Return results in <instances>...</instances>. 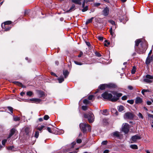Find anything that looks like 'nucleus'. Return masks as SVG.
<instances>
[{
    "label": "nucleus",
    "instance_id": "obj_18",
    "mask_svg": "<svg viewBox=\"0 0 153 153\" xmlns=\"http://www.w3.org/2000/svg\"><path fill=\"white\" fill-rule=\"evenodd\" d=\"M75 6L74 4H73L69 10H67L66 12H69L74 10H75Z\"/></svg>",
    "mask_w": 153,
    "mask_h": 153
},
{
    "label": "nucleus",
    "instance_id": "obj_24",
    "mask_svg": "<svg viewBox=\"0 0 153 153\" xmlns=\"http://www.w3.org/2000/svg\"><path fill=\"white\" fill-rule=\"evenodd\" d=\"M94 18V17H92L91 19H88L86 22V24L87 25L88 24L91 22Z\"/></svg>",
    "mask_w": 153,
    "mask_h": 153
},
{
    "label": "nucleus",
    "instance_id": "obj_32",
    "mask_svg": "<svg viewBox=\"0 0 153 153\" xmlns=\"http://www.w3.org/2000/svg\"><path fill=\"white\" fill-rule=\"evenodd\" d=\"M7 108L10 111L11 114H12L13 113V108L11 107H8Z\"/></svg>",
    "mask_w": 153,
    "mask_h": 153
},
{
    "label": "nucleus",
    "instance_id": "obj_3",
    "mask_svg": "<svg viewBox=\"0 0 153 153\" xmlns=\"http://www.w3.org/2000/svg\"><path fill=\"white\" fill-rule=\"evenodd\" d=\"M84 117L87 118L90 123L93 122L94 121V115L92 113H89L87 114H85Z\"/></svg>",
    "mask_w": 153,
    "mask_h": 153
},
{
    "label": "nucleus",
    "instance_id": "obj_7",
    "mask_svg": "<svg viewBox=\"0 0 153 153\" xmlns=\"http://www.w3.org/2000/svg\"><path fill=\"white\" fill-rule=\"evenodd\" d=\"M141 137L140 136H139L137 134L133 136L131 138V140L132 141L131 143H134L137 142V141L138 140L140 139Z\"/></svg>",
    "mask_w": 153,
    "mask_h": 153
},
{
    "label": "nucleus",
    "instance_id": "obj_17",
    "mask_svg": "<svg viewBox=\"0 0 153 153\" xmlns=\"http://www.w3.org/2000/svg\"><path fill=\"white\" fill-rule=\"evenodd\" d=\"M113 134L114 137H116L117 138H120V134L118 131H116L113 132Z\"/></svg>",
    "mask_w": 153,
    "mask_h": 153
},
{
    "label": "nucleus",
    "instance_id": "obj_33",
    "mask_svg": "<svg viewBox=\"0 0 153 153\" xmlns=\"http://www.w3.org/2000/svg\"><path fill=\"white\" fill-rule=\"evenodd\" d=\"M14 84L18 85H22V83H20V82H19L17 81H14L13 82Z\"/></svg>",
    "mask_w": 153,
    "mask_h": 153
},
{
    "label": "nucleus",
    "instance_id": "obj_35",
    "mask_svg": "<svg viewBox=\"0 0 153 153\" xmlns=\"http://www.w3.org/2000/svg\"><path fill=\"white\" fill-rule=\"evenodd\" d=\"M11 21H7L4 22V23L7 26H9V25L11 24Z\"/></svg>",
    "mask_w": 153,
    "mask_h": 153
},
{
    "label": "nucleus",
    "instance_id": "obj_34",
    "mask_svg": "<svg viewBox=\"0 0 153 153\" xmlns=\"http://www.w3.org/2000/svg\"><path fill=\"white\" fill-rule=\"evenodd\" d=\"M127 102L131 104H133L134 103V100H128Z\"/></svg>",
    "mask_w": 153,
    "mask_h": 153
},
{
    "label": "nucleus",
    "instance_id": "obj_52",
    "mask_svg": "<svg viewBox=\"0 0 153 153\" xmlns=\"http://www.w3.org/2000/svg\"><path fill=\"white\" fill-rule=\"evenodd\" d=\"M76 142L77 143H80L82 142V140L79 139H77L76 140Z\"/></svg>",
    "mask_w": 153,
    "mask_h": 153
},
{
    "label": "nucleus",
    "instance_id": "obj_56",
    "mask_svg": "<svg viewBox=\"0 0 153 153\" xmlns=\"http://www.w3.org/2000/svg\"><path fill=\"white\" fill-rule=\"evenodd\" d=\"M47 129L48 131L49 132H50V133H52V131H51V128L50 127H47Z\"/></svg>",
    "mask_w": 153,
    "mask_h": 153
},
{
    "label": "nucleus",
    "instance_id": "obj_54",
    "mask_svg": "<svg viewBox=\"0 0 153 153\" xmlns=\"http://www.w3.org/2000/svg\"><path fill=\"white\" fill-rule=\"evenodd\" d=\"M76 143L75 142H73L71 143V148H73L74 147V145H75Z\"/></svg>",
    "mask_w": 153,
    "mask_h": 153
},
{
    "label": "nucleus",
    "instance_id": "obj_15",
    "mask_svg": "<svg viewBox=\"0 0 153 153\" xmlns=\"http://www.w3.org/2000/svg\"><path fill=\"white\" fill-rule=\"evenodd\" d=\"M99 88L100 89L102 90L105 89L106 88H107V84H102L100 85Z\"/></svg>",
    "mask_w": 153,
    "mask_h": 153
},
{
    "label": "nucleus",
    "instance_id": "obj_48",
    "mask_svg": "<svg viewBox=\"0 0 153 153\" xmlns=\"http://www.w3.org/2000/svg\"><path fill=\"white\" fill-rule=\"evenodd\" d=\"M100 4V3H96L94 4V6L96 7L99 6Z\"/></svg>",
    "mask_w": 153,
    "mask_h": 153
},
{
    "label": "nucleus",
    "instance_id": "obj_59",
    "mask_svg": "<svg viewBox=\"0 0 153 153\" xmlns=\"http://www.w3.org/2000/svg\"><path fill=\"white\" fill-rule=\"evenodd\" d=\"M144 91H145V92H150L151 91V90L149 89H144Z\"/></svg>",
    "mask_w": 153,
    "mask_h": 153
},
{
    "label": "nucleus",
    "instance_id": "obj_20",
    "mask_svg": "<svg viewBox=\"0 0 153 153\" xmlns=\"http://www.w3.org/2000/svg\"><path fill=\"white\" fill-rule=\"evenodd\" d=\"M69 73L67 70H64L63 71V74L65 78H66L69 74Z\"/></svg>",
    "mask_w": 153,
    "mask_h": 153
},
{
    "label": "nucleus",
    "instance_id": "obj_30",
    "mask_svg": "<svg viewBox=\"0 0 153 153\" xmlns=\"http://www.w3.org/2000/svg\"><path fill=\"white\" fill-rule=\"evenodd\" d=\"M89 102H90L87 99H84L83 100V103L85 104H87Z\"/></svg>",
    "mask_w": 153,
    "mask_h": 153
},
{
    "label": "nucleus",
    "instance_id": "obj_9",
    "mask_svg": "<svg viewBox=\"0 0 153 153\" xmlns=\"http://www.w3.org/2000/svg\"><path fill=\"white\" fill-rule=\"evenodd\" d=\"M109 8L106 7L102 11L103 14L105 16H108L109 13Z\"/></svg>",
    "mask_w": 153,
    "mask_h": 153
},
{
    "label": "nucleus",
    "instance_id": "obj_27",
    "mask_svg": "<svg viewBox=\"0 0 153 153\" xmlns=\"http://www.w3.org/2000/svg\"><path fill=\"white\" fill-rule=\"evenodd\" d=\"M130 147L131 148L134 149H138L137 146L136 145H131L130 146Z\"/></svg>",
    "mask_w": 153,
    "mask_h": 153
},
{
    "label": "nucleus",
    "instance_id": "obj_64",
    "mask_svg": "<svg viewBox=\"0 0 153 153\" xmlns=\"http://www.w3.org/2000/svg\"><path fill=\"white\" fill-rule=\"evenodd\" d=\"M86 43L87 45L88 46H90L91 45H90V42H86Z\"/></svg>",
    "mask_w": 153,
    "mask_h": 153
},
{
    "label": "nucleus",
    "instance_id": "obj_5",
    "mask_svg": "<svg viewBox=\"0 0 153 153\" xmlns=\"http://www.w3.org/2000/svg\"><path fill=\"white\" fill-rule=\"evenodd\" d=\"M153 76L150 75H146L143 81L144 82L147 83H150L152 82V79Z\"/></svg>",
    "mask_w": 153,
    "mask_h": 153
},
{
    "label": "nucleus",
    "instance_id": "obj_29",
    "mask_svg": "<svg viewBox=\"0 0 153 153\" xmlns=\"http://www.w3.org/2000/svg\"><path fill=\"white\" fill-rule=\"evenodd\" d=\"M137 115L139 118L141 119H143V117L141 113L140 112Z\"/></svg>",
    "mask_w": 153,
    "mask_h": 153
},
{
    "label": "nucleus",
    "instance_id": "obj_6",
    "mask_svg": "<svg viewBox=\"0 0 153 153\" xmlns=\"http://www.w3.org/2000/svg\"><path fill=\"white\" fill-rule=\"evenodd\" d=\"M134 117V115L130 112H127L125 114L124 118L126 119H132Z\"/></svg>",
    "mask_w": 153,
    "mask_h": 153
},
{
    "label": "nucleus",
    "instance_id": "obj_23",
    "mask_svg": "<svg viewBox=\"0 0 153 153\" xmlns=\"http://www.w3.org/2000/svg\"><path fill=\"white\" fill-rule=\"evenodd\" d=\"M141 39H137L135 41V47L136 46H138L139 44L141 42Z\"/></svg>",
    "mask_w": 153,
    "mask_h": 153
},
{
    "label": "nucleus",
    "instance_id": "obj_14",
    "mask_svg": "<svg viewBox=\"0 0 153 153\" xmlns=\"http://www.w3.org/2000/svg\"><path fill=\"white\" fill-rule=\"evenodd\" d=\"M111 112L113 114L117 116L118 115V112L116 109L114 108H112L111 109Z\"/></svg>",
    "mask_w": 153,
    "mask_h": 153
},
{
    "label": "nucleus",
    "instance_id": "obj_13",
    "mask_svg": "<svg viewBox=\"0 0 153 153\" xmlns=\"http://www.w3.org/2000/svg\"><path fill=\"white\" fill-rule=\"evenodd\" d=\"M25 131L26 135L28 136H29V133L30 131V128L28 127H26L25 129Z\"/></svg>",
    "mask_w": 153,
    "mask_h": 153
},
{
    "label": "nucleus",
    "instance_id": "obj_42",
    "mask_svg": "<svg viewBox=\"0 0 153 153\" xmlns=\"http://www.w3.org/2000/svg\"><path fill=\"white\" fill-rule=\"evenodd\" d=\"M74 62L77 65H82L83 64L81 62H77V61H74Z\"/></svg>",
    "mask_w": 153,
    "mask_h": 153
},
{
    "label": "nucleus",
    "instance_id": "obj_21",
    "mask_svg": "<svg viewBox=\"0 0 153 153\" xmlns=\"http://www.w3.org/2000/svg\"><path fill=\"white\" fill-rule=\"evenodd\" d=\"M118 109L119 111L122 112L124 109V107L122 105H120L118 107Z\"/></svg>",
    "mask_w": 153,
    "mask_h": 153
},
{
    "label": "nucleus",
    "instance_id": "obj_60",
    "mask_svg": "<svg viewBox=\"0 0 153 153\" xmlns=\"http://www.w3.org/2000/svg\"><path fill=\"white\" fill-rule=\"evenodd\" d=\"M152 102L150 101H147V104L148 105H150L152 104Z\"/></svg>",
    "mask_w": 153,
    "mask_h": 153
},
{
    "label": "nucleus",
    "instance_id": "obj_46",
    "mask_svg": "<svg viewBox=\"0 0 153 153\" xmlns=\"http://www.w3.org/2000/svg\"><path fill=\"white\" fill-rule=\"evenodd\" d=\"M49 118V117L48 115H46L44 117V119L45 120H47Z\"/></svg>",
    "mask_w": 153,
    "mask_h": 153
},
{
    "label": "nucleus",
    "instance_id": "obj_55",
    "mask_svg": "<svg viewBox=\"0 0 153 153\" xmlns=\"http://www.w3.org/2000/svg\"><path fill=\"white\" fill-rule=\"evenodd\" d=\"M86 3V1H85V0H84L82 2V7H85V3Z\"/></svg>",
    "mask_w": 153,
    "mask_h": 153
},
{
    "label": "nucleus",
    "instance_id": "obj_12",
    "mask_svg": "<svg viewBox=\"0 0 153 153\" xmlns=\"http://www.w3.org/2000/svg\"><path fill=\"white\" fill-rule=\"evenodd\" d=\"M16 129L14 128H12L10 131V133L8 136V138H10L16 132Z\"/></svg>",
    "mask_w": 153,
    "mask_h": 153
},
{
    "label": "nucleus",
    "instance_id": "obj_61",
    "mask_svg": "<svg viewBox=\"0 0 153 153\" xmlns=\"http://www.w3.org/2000/svg\"><path fill=\"white\" fill-rule=\"evenodd\" d=\"M120 21L121 22H123V23H125L126 21H125V20L124 21V19H120Z\"/></svg>",
    "mask_w": 153,
    "mask_h": 153
},
{
    "label": "nucleus",
    "instance_id": "obj_40",
    "mask_svg": "<svg viewBox=\"0 0 153 153\" xmlns=\"http://www.w3.org/2000/svg\"><path fill=\"white\" fill-rule=\"evenodd\" d=\"M7 26L4 23L3 24H2L1 25V27L2 28L4 29L5 28L7 27Z\"/></svg>",
    "mask_w": 153,
    "mask_h": 153
},
{
    "label": "nucleus",
    "instance_id": "obj_25",
    "mask_svg": "<svg viewBox=\"0 0 153 153\" xmlns=\"http://www.w3.org/2000/svg\"><path fill=\"white\" fill-rule=\"evenodd\" d=\"M102 114L105 115H108V113L107 109H105L103 111Z\"/></svg>",
    "mask_w": 153,
    "mask_h": 153
},
{
    "label": "nucleus",
    "instance_id": "obj_51",
    "mask_svg": "<svg viewBox=\"0 0 153 153\" xmlns=\"http://www.w3.org/2000/svg\"><path fill=\"white\" fill-rule=\"evenodd\" d=\"M147 115H148V117H150V118H153V114H151L148 113Z\"/></svg>",
    "mask_w": 153,
    "mask_h": 153
},
{
    "label": "nucleus",
    "instance_id": "obj_57",
    "mask_svg": "<svg viewBox=\"0 0 153 153\" xmlns=\"http://www.w3.org/2000/svg\"><path fill=\"white\" fill-rule=\"evenodd\" d=\"M7 140H3L2 141V144L3 145H4L6 142Z\"/></svg>",
    "mask_w": 153,
    "mask_h": 153
},
{
    "label": "nucleus",
    "instance_id": "obj_2",
    "mask_svg": "<svg viewBox=\"0 0 153 153\" xmlns=\"http://www.w3.org/2000/svg\"><path fill=\"white\" fill-rule=\"evenodd\" d=\"M79 127L83 133H85L87 131L90 132L91 131V127L88 124L85 123H80Z\"/></svg>",
    "mask_w": 153,
    "mask_h": 153
},
{
    "label": "nucleus",
    "instance_id": "obj_49",
    "mask_svg": "<svg viewBox=\"0 0 153 153\" xmlns=\"http://www.w3.org/2000/svg\"><path fill=\"white\" fill-rule=\"evenodd\" d=\"M95 53L96 55L98 57H100L101 56V54L98 52H96Z\"/></svg>",
    "mask_w": 153,
    "mask_h": 153
},
{
    "label": "nucleus",
    "instance_id": "obj_50",
    "mask_svg": "<svg viewBox=\"0 0 153 153\" xmlns=\"http://www.w3.org/2000/svg\"><path fill=\"white\" fill-rule=\"evenodd\" d=\"M127 96H124L122 97V99L123 100H126L127 99Z\"/></svg>",
    "mask_w": 153,
    "mask_h": 153
},
{
    "label": "nucleus",
    "instance_id": "obj_10",
    "mask_svg": "<svg viewBox=\"0 0 153 153\" xmlns=\"http://www.w3.org/2000/svg\"><path fill=\"white\" fill-rule=\"evenodd\" d=\"M143 102L142 98H141L137 97L136 98L135 100V103L136 104H140L141 103Z\"/></svg>",
    "mask_w": 153,
    "mask_h": 153
},
{
    "label": "nucleus",
    "instance_id": "obj_43",
    "mask_svg": "<svg viewBox=\"0 0 153 153\" xmlns=\"http://www.w3.org/2000/svg\"><path fill=\"white\" fill-rule=\"evenodd\" d=\"M44 127V126H42L40 127H39L37 128V129L40 131H41L42 130V129Z\"/></svg>",
    "mask_w": 153,
    "mask_h": 153
},
{
    "label": "nucleus",
    "instance_id": "obj_47",
    "mask_svg": "<svg viewBox=\"0 0 153 153\" xmlns=\"http://www.w3.org/2000/svg\"><path fill=\"white\" fill-rule=\"evenodd\" d=\"M98 39L100 41H103V37L102 36H98L97 37Z\"/></svg>",
    "mask_w": 153,
    "mask_h": 153
},
{
    "label": "nucleus",
    "instance_id": "obj_58",
    "mask_svg": "<svg viewBox=\"0 0 153 153\" xmlns=\"http://www.w3.org/2000/svg\"><path fill=\"white\" fill-rule=\"evenodd\" d=\"M107 143V141H103L102 143V144L103 145H106Z\"/></svg>",
    "mask_w": 153,
    "mask_h": 153
},
{
    "label": "nucleus",
    "instance_id": "obj_31",
    "mask_svg": "<svg viewBox=\"0 0 153 153\" xmlns=\"http://www.w3.org/2000/svg\"><path fill=\"white\" fill-rule=\"evenodd\" d=\"M33 94V92L31 91H28L27 92V95L30 97Z\"/></svg>",
    "mask_w": 153,
    "mask_h": 153
},
{
    "label": "nucleus",
    "instance_id": "obj_22",
    "mask_svg": "<svg viewBox=\"0 0 153 153\" xmlns=\"http://www.w3.org/2000/svg\"><path fill=\"white\" fill-rule=\"evenodd\" d=\"M151 60V59L150 58L149 56H148L146 58V64L147 65L149 64L150 63Z\"/></svg>",
    "mask_w": 153,
    "mask_h": 153
},
{
    "label": "nucleus",
    "instance_id": "obj_4",
    "mask_svg": "<svg viewBox=\"0 0 153 153\" xmlns=\"http://www.w3.org/2000/svg\"><path fill=\"white\" fill-rule=\"evenodd\" d=\"M122 130L126 134L128 133L129 130V125L126 123H123L122 127Z\"/></svg>",
    "mask_w": 153,
    "mask_h": 153
},
{
    "label": "nucleus",
    "instance_id": "obj_38",
    "mask_svg": "<svg viewBox=\"0 0 153 153\" xmlns=\"http://www.w3.org/2000/svg\"><path fill=\"white\" fill-rule=\"evenodd\" d=\"M108 22L111 24L112 25H114L115 26V22L112 20H109L108 21Z\"/></svg>",
    "mask_w": 153,
    "mask_h": 153
},
{
    "label": "nucleus",
    "instance_id": "obj_62",
    "mask_svg": "<svg viewBox=\"0 0 153 153\" xmlns=\"http://www.w3.org/2000/svg\"><path fill=\"white\" fill-rule=\"evenodd\" d=\"M111 35L113 37H115V34L114 33L112 32L110 33Z\"/></svg>",
    "mask_w": 153,
    "mask_h": 153
},
{
    "label": "nucleus",
    "instance_id": "obj_1",
    "mask_svg": "<svg viewBox=\"0 0 153 153\" xmlns=\"http://www.w3.org/2000/svg\"><path fill=\"white\" fill-rule=\"evenodd\" d=\"M111 93L114 95L107 92H105L102 94V97L105 99H107L113 102H115L119 100L120 97L122 95L121 93H118L117 91H113Z\"/></svg>",
    "mask_w": 153,
    "mask_h": 153
},
{
    "label": "nucleus",
    "instance_id": "obj_39",
    "mask_svg": "<svg viewBox=\"0 0 153 153\" xmlns=\"http://www.w3.org/2000/svg\"><path fill=\"white\" fill-rule=\"evenodd\" d=\"M82 109L84 111H85L87 109V106L86 105H82Z\"/></svg>",
    "mask_w": 153,
    "mask_h": 153
},
{
    "label": "nucleus",
    "instance_id": "obj_44",
    "mask_svg": "<svg viewBox=\"0 0 153 153\" xmlns=\"http://www.w3.org/2000/svg\"><path fill=\"white\" fill-rule=\"evenodd\" d=\"M14 120L15 121H19L20 120V118L19 117H14Z\"/></svg>",
    "mask_w": 153,
    "mask_h": 153
},
{
    "label": "nucleus",
    "instance_id": "obj_16",
    "mask_svg": "<svg viewBox=\"0 0 153 153\" xmlns=\"http://www.w3.org/2000/svg\"><path fill=\"white\" fill-rule=\"evenodd\" d=\"M81 1L82 0H72L71 1L75 4L80 5L81 4Z\"/></svg>",
    "mask_w": 153,
    "mask_h": 153
},
{
    "label": "nucleus",
    "instance_id": "obj_63",
    "mask_svg": "<svg viewBox=\"0 0 153 153\" xmlns=\"http://www.w3.org/2000/svg\"><path fill=\"white\" fill-rule=\"evenodd\" d=\"M128 89L130 90H131L133 89V87L131 86H129L128 87Z\"/></svg>",
    "mask_w": 153,
    "mask_h": 153
},
{
    "label": "nucleus",
    "instance_id": "obj_36",
    "mask_svg": "<svg viewBox=\"0 0 153 153\" xmlns=\"http://www.w3.org/2000/svg\"><path fill=\"white\" fill-rule=\"evenodd\" d=\"M58 80L59 81V83H61L64 81V79L62 77L61 78H58Z\"/></svg>",
    "mask_w": 153,
    "mask_h": 153
},
{
    "label": "nucleus",
    "instance_id": "obj_26",
    "mask_svg": "<svg viewBox=\"0 0 153 153\" xmlns=\"http://www.w3.org/2000/svg\"><path fill=\"white\" fill-rule=\"evenodd\" d=\"M39 94L40 96V97H43L45 96L44 92L42 91H39Z\"/></svg>",
    "mask_w": 153,
    "mask_h": 153
},
{
    "label": "nucleus",
    "instance_id": "obj_28",
    "mask_svg": "<svg viewBox=\"0 0 153 153\" xmlns=\"http://www.w3.org/2000/svg\"><path fill=\"white\" fill-rule=\"evenodd\" d=\"M83 9H82V11L83 12H84L88 10V7L87 6H86L83 7Z\"/></svg>",
    "mask_w": 153,
    "mask_h": 153
},
{
    "label": "nucleus",
    "instance_id": "obj_45",
    "mask_svg": "<svg viewBox=\"0 0 153 153\" xmlns=\"http://www.w3.org/2000/svg\"><path fill=\"white\" fill-rule=\"evenodd\" d=\"M94 98V96L93 95H89L88 97V98L89 100H91Z\"/></svg>",
    "mask_w": 153,
    "mask_h": 153
},
{
    "label": "nucleus",
    "instance_id": "obj_11",
    "mask_svg": "<svg viewBox=\"0 0 153 153\" xmlns=\"http://www.w3.org/2000/svg\"><path fill=\"white\" fill-rule=\"evenodd\" d=\"M116 87V85L113 83H109L107 84V88H115Z\"/></svg>",
    "mask_w": 153,
    "mask_h": 153
},
{
    "label": "nucleus",
    "instance_id": "obj_53",
    "mask_svg": "<svg viewBox=\"0 0 153 153\" xmlns=\"http://www.w3.org/2000/svg\"><path fill=\"white\" fill-rule=\"evenodd\" d=\"M14 148L13 146H10L7 147V149L9 150H12Z\"/></svg>",
    "mask_w": 153,
    "mask_h": 153
},
{
    "label": "nucleus",
    "instance_id": "obj_37",
    "mask_svg": "<svg viewBox=\"0 0 153 153\" xmlns=\"http://www.w3.org/2000/svg\"><path fill=\"white\" fill-rule=\"evenodd\" d=\"M11 28V27L10 26H7V27H6L4 29V30L5 31H8L10 30Z\"/></svg>",
    "mask_w": 153,
    "mask_h": 153
},
{
    "label": "nucleus",
    "instance_id": "obj_19",
    "mask_svg": "<svg viewBox=\"0 0 153 153\" xmlns=\"http://www.w3.org/2000/svg\"><path fill=\"white\" fill-rule=\"evenodd\" d=\"M30 101H32L36 102H39L41 101V100L38 98H32L30 100Z\"/></svg>",
    "mask_w": 153,
    "mask_h": 153
},
{
    "label": "nucleus",
    "instance_id": "obj_41",
    "mask_svg": "<svg viewBox=\"0 0 153 153\" xmlns=\"http://www.w3.org/2000/svg\"><path fill=\"white\" fill-rule=\"evenodd\" d=\"M39 135V132L38 131H36L35 132V134L34 135V137L36 138H37L38 137Z\"/></svg>",
    "mask_w": 153,
    "mask_h": 153
},
{
    "label": "nucleus",
    "instance_id": "obj_8",
    "mask_svg": "<svg viewBox=\"0 0 153 153\" xmlns=\"http://www.w3.org/2000/svg\"><path fill=\"white\" fill-rule=\"evenodd\" d=\"M140 45H141V48H139V50H138V51H137L138 53L140 54L142 53H144L145 52L146 50L147 49L146 48H144V46H143L142 45V44H140Z\"/></svg>",
    "mask_w": 153,
    "mask_h": 153
}]
</instances>
